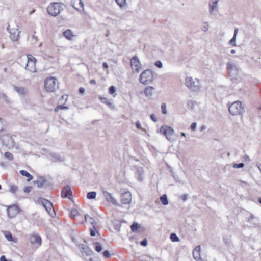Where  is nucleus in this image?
Listing matches in <instances>:
<instances>
[{
  "mask_svg": "<svg viewBox=\"0 0 261 261\" xmlns=\"http://www.w3.org/2000/svg\"><path fill=\"white\" fill-rule=\"evenodd\" d=\"M227 68L229 75L236 78L239 72V67L234 62L229 61L227 63Z\"/></svg>",
  "mask_w": 261,
  "mask_h": 261,
  "instance_id": "nucleus-7",
  "label": "nucleus"
},
{
  "mask_svg": "<svg viewBox=\"0 0 261 261\" xmlns=\"http://www.w3.org/2000/svg\"><path fill=\"white\" fill-rule=\"evenodd\" d=\"M238 31H239V29L238 28H235L234 31L233 36H237V34L238 32Z\"/></svg>",
  "mask_w": 261,
  "mask_h": 261,
  "instance_id": "nucleus-62",
  "label": "nucleus"
},
{
  "mask_svg": "<svg viewBox=\"0 0 261 261\" xmlns=\"http://www.w3.org/2000/svg\"><path fill=\"white\" fill-rule=\"evenodd\" d=\"M170 239L173 242H177L180 241L179 238L175 233H172L170 234Z\"/></svg>",
  "mask_w": 261,
  "mask_h": 261,
  "instance_id": "nucleus-30",
  "label": "nucleus"
},
{
  "mask_svg": "<svg viewBox=\"0 0 261 261\" xmlns=\"http://www.w3.org/2000/svg\"><path fill=\"white\" fill-rule=\"evenodd\" d=\"M208 24L207 22H204L202 27V30L204 32H206L208 29Z\"/></svg>",
  "mask_w": 261,
  "mask_h": 261,
  "instance_id": "nucleus-45",
  "label": "nucleus"
},
{
  "mask_svg": "<svg viewBox=\"0 0 261 261\" xmlns=\"http://www.w3.org/2000/svg\"><path fill=\"white\" fill-rule=\"evenodd\" d=\"M185 85L193 91L199 90V81L197 79H196L195 81L192 77H187L185 79Z\"/></svg>",
  "mask_w": 261,
  "mask_h": 261,
  "instance_id": "nucleus-2",
  "label": "nucleus"
},
{
  "mask_svg": "<svg viewBox=\"0 0 261 261\" xmlns=\"http://www.w3.org/2000/svg\"><path fill=\"white\" fill-rule=\"evenodd\" d=\"M229 113L232 115H241L244 111L240 101H236L231 103L228 108Z\"/></svg>",
  "mask_w": 261,
  "mask_h": 261,
  "instance_id": "nucleus-1",
  "label": "nucleus"
},
{
  "mask_svg": "<svg viewBox=\"0 0 261 261\" xmlns=\"http://www.w3.org/2000/svg\"><path fill=\"white\" fill-rule=\"evenodd\" d=\"M161 110H162V113L163 114H164V115L167 114V111L166 109V104L165 103H162L161 104Z\"/></svg>",
  "mask_w": 261,
  "mask_h": 261,
  "instance_id": "nucleus-36",
  "label": "nucleus"
},
{
  "mask_svg": "<svg viewBox=\"0 0 261 261\" xmlns=\"http://www.w3.org/2000/svg\"><path fill=\"white\" fill-rule=\"evenodd\" d=\"M116 90L114 86H112L109 88V93L111 94H114L115 93Z\"/></svg>",
  "mask_w": 261,
  "mask_h": 261,
  "instance_id": "nucleus-50",
  "label": "nucleus"
},
{
  "mask_svg": "<svg viewBox=\"0 0 261 261\" xmlns=\"http://www.w3.org/2000/svg\"><path fill=\"white\" fill-rule=\"evenodd\" d=\"M154 91V88L152 86H148V98H150L153 95V93Z\"/></svg>",
  "mask_w": 261,
  "mask_h": 261,
  "instance_id": "nucleus-31",
  "label": "nucleus"
},
{
  "mask_svg": "<svg viewBox=\"0 0 261 261\" xmlns=\"http://www.w3.org/2000/svg\"><path fill=\"white\" fill-rule=\"evenodd\" d=\"M138 228V224L137 223H134L131 225V229L133 232L136 231Z\"/></svg>",
  "mask_w": 261,
  "mask_h": 261,
  "instance_id": "nucleus-46",
  "label": "nucleus"
},
{
  "mask_svg": "<svg viewBox=\"0 0 261 261\" xmlns=\"http://www.w3.org/2000/svg\"><path fill=\"white\" fill-rule=\"evenodd\" d=\"M244 166V164L243 163H236L233 165V167L234 168H241Z\"/></svg>",
  "mask_w": 261,
  "mask_h": 261,
  "instance_id": "nucleus-44",
  "label": "nucleus"
},
{
  "mask_svg": "<svg viewBox=\"0 0 261 261\" xmlns=\"http://www.w3.org/2000/svg\"><path fill=\"white\" fill-rule=\"evenodd\" d=\"M154 65L159 68L163 67V64L161 61H157L154 63Z\"/></svg>",
  "mask_w": 261,
  "mask_h": 261,
  "instance_id": "nucleus-47",
  "label": "nucleus"
},
{
  "mask_svg": "<svg viewBox=\"0 0 261 261\" xmlns=\"http://www.w3.org/2000/svg\"><path fill=\"white\" fill-rule=\"evenodd\" d=\"M31 187H25L23 189V191L24 192L28 193L31 192Z\"/></svg>",
  "mask_w": 261,
  "mask_h": 261,
  "instance_id": "nucleus-52",
  "label": "nucleus"
},
{
  "mask_svg": "<svg viewBox=\"0 0 261 261\" xmlns=\"http://www.w3.org/2000/svg\"><path fill=\"white\" fill-rule=\"evenodd\" d=\"M19 208L18 206L13 205L7 208V215L10 218L14 217L19 212Z\"/></svg>",
  "mask_w": 261,
  "mask_h": 261,
  "instance_id": "nucleus-9",
  "label": "nucleus"
},
{
  "mask_svg": "<svg viewBox=\"0 0 261 261\" xmlns=\"http://www.w3.org/2000/svg\"><path fill=\"white\" fill-rule=\"evenodd\" d=\"M90 234L92 236H95L96 235V228L95 225L93 226V228L91 229Z\"/></svg>",
  "mask_w": 261,
  "mask_h": 261,
  "instance_id": "nucleus-49",
  "label": "nucleus"
},
{
  "mask_svg": "<svg viewBox=\"0 0 261 261\" xmlns=\"http://www.w3.org/2000/svg\"><path fill=\"white\" fill-rule=\"evenodd\" d=\"M72 6L80 12L84 11V4L82 0H72Z\"/></svg>",
  "mask_w": 261,
  "mask_h": 261,
  "instance_id": "nucleus-11",
  "label": "nucleus"
},
{
  "mask_svg": "<svg viewBox=\"0 0 261 261\" xmlns=\"http://www.w3.org/2000/svg\"><path fill=\"white\" fill-rule=\"evenodd\" d=\"M136 126L137 127V128L138 129H142V127H141V124L139 122V121H137L136 123Z\"/></svg>",
  "mask_w": 261,
  "mask_h": 261,
  "instance_id": "nucleus-57",
  "label": "nucleus"
},
{
  "mask_svg": "<svg viewBox=\"0 0 261 261\" xmlns=\"http://www.w3.org/2000/svg\"><path fill=\"white\" fill-rule=\"evenodd\" d=\"M143 169L141 167L140 168H138V169H137V173L138 174V175H139V179L140 180H142V178L141 177V175L143 173Z\"/></svg>",
  "mask_w": 261,
  "mask_h": 261,
  "instance_id": "nucleus-38",
  "label": "nucleus"
},
{
  "mask_svg": "<svg viewBox=\"0 0 261 261\" xmlns=\"http://www.w3.org/2000/svg\"><path fill=\"white\" fill-rule=\"evenodd\" d=\"M94 245L95 246V249L97 252H100L102 251V247L101 245L99 243L96 242L94 243Z\"/></svg>",
  "mask_w": 261,
  "mask_h": 261,
  "instance_id": "nucleus-32",
  "label": "nucleus"
},
{
  "mask_svg": "<svg viewBox=\"0 0 261 261\" xmlns=\"http://www.w3.org/2000/svg\"><path fill=\"white\" fill-rule=\"evenodd\" d=\"M244 159L246 161H250V159H249V157L247 155H245L244 156Z\"/></svg>",
  "mask_w": 261,
  "mask_h": 261,
  "instance_id": "nucleus-64",
  "label": "nucleus"
},
{
  "mask_svg": "<svg viewBox=\"0 0 261 261\" xmlns=\"http://www.w3.org/2000/svg\"><path fill=\"white\" fill-rule=\"evenodd\" d=\"M140 244L143 246H147V239L145 238L142 241L140 242Z\"/></svg>",
  "mask_w": 261,
  "mask_h": 261,
  "instance_id": "nucleus-56",
  "label": "nucleus"
},
{
  "mask_svg": "<svg viewBox=\"0 0 261 261\" xmlns=\"http://www.w3.org/2000/svg\"><path fill=\"white\" fill-rule=\"evenodd\" d=\"M115 2L120 8L123 7L126 5V0H115Z\"/></svg>",
  "mask_w": 261,
  "mask_h": 261,
  "instance_id": "nucleus-35",
  "label": "nucleus"
},
{
  "mask_svg": "<svg viewBox=\"0 0 261 261\" xmlns=\"http://www.w3.org/2000/svg\"><path fill=\"white\" fill-rule=\"evenodd\" d=\"M147 70H145L140 75L139 77L140 82L144 84L147 82Z\"/></svg>",
  "mask_w": 261,
  "mask_h": 261,
  "instance_id": "nucleus-25",
  "label": "nucleus"
},
{
  "mask_svg": "<svg viewBox=\"0 0 261 261\" xmlns=\"http://www.w3.org/2000/svg\"><path fill=\"white\" fill-rule=\"evenodd\" d=\"M236 36H233V37L229 41V44L233 46H235L236 45Z\"/></svg>",
  "mask_w": 261,
  "mask_h": 261,
  "instance_id": "nucleus-43",
  "label": "nucleus"
},
{
  "mask_svg": "<svg viewBox=\"0 0 261 261\" xmlns=\"http://www.w3.org/2000/svg\"><path fill=\"white\" fill-rule=\"evenodd\" d=\"M197 126V123L196 122H193L190 126L191 129L192 130H195Z\"/></svg>",
  "mask_w": 261,
  "mask_h": 261,
  "instance_id": "nucleus-54",
  "label": "nucleus"
},
{
  "mask_svg": "<svg viewBox=\"0 0 261 261\" xmlns=\"http://www.w3.org/2000/svg\"><path fill=\"white\" fill-rule=\"evenodd\" d=\"M50 158L54 162H62L64 157L63 154H59L55 152H50L49 154Z\"/></svg>",
  "mask_w": 261,
  "mask_h": 261,
  "instance_id": "nucleus-17",
  "label": "nucleus"
},
{
  "mask_svg": "<svg viewBox=\"0 0 261 261\" xmlns=\"http://www.w3.org/2000/svg\"><path fill=\"white\" fill-rule=\"evenodd\" d=\"M27 63L25 66V69L31 72H35L36 71V59L31 55H28Z\"/></svg>",
  "mask_w": 261,
  "mask_h": 261,
  "instance_id": "nucleus-5",
  "label": "nucleus"
},
{
  "mask_svg": "<svg viewBox=\"0 0 261 261\" xmlns=\"http://www.w3.org/2000/svg\"><path fill=\"white\" fill-rule=\"evenodd\" d=\"M42 203L50 216L54 217L55 215V212L52 203L46 199H43Z\"/></svg>",
  "mask_w": 261,
  "mask_h": 261,
  "instance_id": "nucleus-8",
  "label": "nucleus"
},
{
  "mask_svg": "<svg viewBox=\"0 0 261 261\" xmlns=\"http://www.w3.org/2000/svg\"><path fill=\"white\" fill-rule=\"evenodd\" d=\"M57 79L54 77L47 78L45 81V88L49 92L55 91Z\"/></svg>",
  "mask_w": 261,
  "mask_h": 261,
  "instance_id": "nucleus-6",
  "label": "nucleus"
},
{
  "mask_svg": "<svg viewBox=\"0 0 261 261\" xmlns=\"http://www.w3.org/2000/svg\"><path fill=\"white\" fill-rule=\"evenodd\" d=\"M150 117L151 119L153 121H154L155 122H156L157 121L158 119L154 114H151Z\"/></svg>",
  "mask_w": 261,
  "mask_h": 261,
  "instance_id": "nucleus-53",
  "label": "nucleus"
},
{
  "mask_svg": "<svg viewBox=\"0 0 261 261\" xmlns=\"http://www.w3.org/2000/svg\"><path fill=\"white\" fill-rule=\"evenodd\" d=\"M130 63L133 70H135L137 72L140 70L141 64L137 57H133L130 60Z\"/></svg>",
  "mask_w": 261,
  "mask_h": 261,
  "instance_id": "nucleus-10",
  "label": "nucleus"
},
{
  "mask_svg": "<svg viewBox=\"0 0 261 261\" xmlns=\"http://www.w3.org/2000/svg\"><path fill=\"white\" fill-rule=\"evenodd\" d=\"M159 132L161 134L165 135L169 141H172L173 140V137L175 132L171 127L164 125L161 127Z\"/></svg>",
  "mask_w": 261,
  "mask_h": 261,
  "instance_id": "nucleus-4",
  "label": "nucleus"
},
{
  "mask_svg": "<svg viewBox=\"0 0 261 261\" xmlns=\"http://www.w3.org/2000/svg\"><path fill=\"white\" fill-rule=\"evenodd\" d=\"M79 215V213L76 209H72L71 211V217H75Z\"/></svg>",
  "mask_w": 261,
  "mask_h": 261,
  "instance_id": "nucleus-39",
  "label": "nucleus"
},
{
  "mask_svg": "<svg viewBox=\"0 0 261 261\" xmlns=\"http://www.w3.org/2000/svg\"><path fill=\"white\" fill-rule=\"evenodd\" d=\"M62 10L61 4L59 3H52L47 7L49 14L53 16H56L59 14Z\"/></svg>",
  "mask_w": 261,
  "mask_h": 261,
  "instance_id": "nucleus-3",
  "label": "nucleus"
},
{
  "mask_svg": "<svg viewBox=\"0 0 261 261\" xmlns=\"http://www.w3.org/2000/svg\"><path fill=\"white\" fill-rule=\"evenodd\" d=\"M79 92L80 93H84L85 92V89L84 88L81 87L79 89Z\"/></svg>",
  "mask_w": 261,
  "mask_h": 261,
  "instance_id": "nucleus-60",
  "label": "nucleus"
},
{
  "mask_svg": "<svg viewBox=\"0 0 261 261\" xmlns=\"http://www.w3.org/2000/svg\"><path fill=\"white\" fill-rule=\"evenodd\" d=\"M68 100V95H64L62 96V97L59 99V103H62L63 102V101L64 100V102H66Z\"/></svg>",
  "mask_w": 261,
  "mask_h": 261,
  "instance_id": "nucleus-37",
  "label": "nucleus"
},
{
  "mask_svg": "<svg viewBox=\"0 0 261 261\" xmlns=\"http://www.w3.org/2000/svg\"><path fill=\"white\" fill-rule=\"evenodd\" d=\"M248 222L251 224L253 227L257 228L260 227L258 220L252 214H251L248 219Z\"/></svg>",
  "mask_w": 261,
  "mask_h": 261,
  "instance_id": "nucleus-18",
  "label": "nucleus"
},
{
  "mask_svg": "<svg viewBox=\"0 0 261 261\" xmlns=\"http://www.w3.org/2000/svg\"><path fill=\"white\" fill-rule=\"evenodd\" d=\"M5 237L9 241H12L13 237L12 234L8 232H6L5 233Z\"/></svg>",
  "mask_w": 261,
  "mask_h": 261,
  "instance_id": "nucleus-41",
  "label": "nucleus"
},
{
  "mask_svg": "<svg viewBox=\"0 0 261 261\" xmlns=\"http://www.w3.org/2000/svg\"><path fill=\"white\" fill-rule=\"evenodd\" d=\"M63 35L68 40H72L74 35L72 31L70 29H67L63 32Z\"/></svg>",
  "mask_w": 261,
  "mask_h": 261,
  "instance_id": "nucleus-23",
  "label": "nucleus"
},
{
  "mask_svg": "<svg viewBox=\"0 0 261 261\" xmlns=\"http://www.w3.org/2000/svg\"><path fill=\"white\" fill-rule=\"evenodd\" d=\"M188 195L187 194L182 195L181 196V198L183 201H185L188 199Z\"/></svg>",
  "mask_w": 261,
  "mask_h": 261,
  "instance_id": "nucleus-55",
  "label": "nucleus"
},
{
  "mask_svg": "<svg viewBox=\"0 0 261 261\" xmlns=\"http://www.w3.org/2000/svg\"><path fill=\"white\" fill-rule=\"evenodd\" d=\"M103 255L106 258H109L111 257V254L108 250H105L102 253Z\"/></svg>",
  "mask_w": 261,
  "mask_h": 261,
  "instance_id": "nucleus-48",
  "label": "nucleus"
},
{
  "mask_svg": "<svg viewBox=\"0 0 261 261\" xmlns=\"http://www.w3.org/2000/svg\"><path fill=\"white\" fill-rule=\"evenodd\" d=\"M96 196V192H90L88 193L87 197L89 199H93L95 198Z\"/></svg>",
  "mask_w": 261,
  "mask_h": 261,
  "instance_id": "nucleus-33",
  "label": "nucleus"
},
{
  "mask_svg": "<svg viewBox=\"0 0 261 261\" xmlns=\"http://www.w3.org/2000/svg\"><path fill=\"white\" fill-rule=\"evenodd\" d=\"M121 200L123 204H129L132 201L131 193L129 191L122 193L121 195Z\"/></svg>",
  "mask_w": 261,
  "mask_h": 261,
  "instance_id": "nucleus-12",
  "label": "nucleus"
},
{
  "mask_svg": "<svg viewBox=\"0 0 261 261\" xmlns=\"http://www.w3.org/2000/svg\"><path fill=\"white\" fill-rule=\"evenodd\" d=\"M200 252V245L197 246L193 251V258L197 261H200V260H202L201 258Z\"/></svg>",
  "mask_w": 261,
  "mask_h": 261,
  "instance_id": "nucleus-19",
  "label": "nucleus"
},
{
  "mask_svg": "<svg viewBox=\"0 0 261 261\" xmlns=\"http://www.w3.org/2000/svg\"><path fill=\"white\" fill-rule=\"evenodd\" d=\"M1 97L5 99H6L7 98V95L4 93L1 94Z\"/></svg>",
  "mask_w": 261,
  "mask_h": 261,
  "instance_id": "nucleus-58",
  "label": "nucleus"
},
{
  "mask_svg": "<svg viewBox=\"0 0 261 261\" xmlns=\"http://www.w3.org/2000/svg\"><path fill=\"white\" fill-rule=\"evenodd\" d=\"M17 190V188L16 186L12 185L10 186L9 191L11 193H15Z\"/></svg>",
  "mask_w": 261,
  "mask_h": 261,
  "instance_id": "nucleus-42",
  "label": "nucleus"
},
{
  "mask_svg": "<svg viewBox=\"0 0 261 261\" xmlns=\"http://www.w3.org/2000/svg\"><path fill=\"white\" fill-rule=\"evenodd\" d=\"M82 253L83 254H85L87 256L90 255L93 253L92 250L86 245H82Z\"/></svg>",
  "mask_w": 261,
  "mask_h": 261,
  "instance_id": "nucleus-24",
  "label": "nucleus"
},
{
  "mask_svg": "<svg viewBox=\"0 0 261 261\" xmlns=\"http://www.w3.org/2000/svg\"><path fill=\"white\" fill-rule=\"evenodd\" d=\"M102 65H103V68H109V66H108V64L106 62H103V64H102Z\"/></svg>",
  "mask_w": 261,
  "mask_h": 261,
  "instance_id": "nucleus-61",
  "label": "nucleus"
},
{
  "mask_svg": "<svg viewBox=\"0 0 261 261\" xmlns=\"http://www.w3.org/2000/svg\"><path fill=\"white\" fill-rule=\"evenodd\" d=\"M46 180L44 178L40 177L38 178V179L34 181V183L37 185L38 188H41L46 183Z\"/></svg>",
  "mask_w": 261,
  "mask_h": 261,
  "instance_id": "nucleus-22",
  "label": "nucleus"
},
{
  "mask_svg": "<svg viewBox=\"0 0 261 261\" xmlns=\"http://www.w3.org/2000/svg\"><path fill=\"white\" fill-rule=\"evenodd\" d=\"M62 197L64 198H68L71 199V197L72 196V192L69 186L64 187L62 191Z\"/></svg>",
  "mask_w": 261,
  "mask_h": 261,
  "instance_id": "nucleus-16",
  "label": "nucleus"
},
{
  "mask_svg": "<svg viewBox=\"0 0 261 261\" xmlns=\"http://www.w3.org/2000/svg\"><path fill=\"white\" fill-rule=\"evenodd\" d=\"M99 99L100 100V101L102 103L106 104L110 108H113V106L112 102H111L107 98H106V97H102L100 96V97H99Z\"/></svg>",
  "mask_w": 261,
  "mask_h": 261,
  "instance_id": "nucleus-27",
  "label": "nucleus"
},
{
  "mask_svg": "<svg viewBox=\"0 0 261 261\" xmlns=\"http://www.w3.org/2000/svg\"><path fill=\"white\" fill-rule=\"evenodd\" d=\"M65 102H63L62 103H60V105H59L60 109L67 110L68 109V107L65 106Z\"/></svg>",
  "mask_w": 261,
  "mask_h": 261,
  "instance_id": "nucleus-51",
  "label": "nucleus"
},
{
  "mask_svg": "<svg viewBox=\"0 0 261 261\" xmlns=\"http://www.w3.org/2000/svg\"><path fill=\"white\" fill-rule=\"evenodd\" d=\"M5 156L6 158L8 159L9 160H12L13 159V155L8 152H6L5 153Z\"/></svg>",
  "mask_w": 261,
  "mask_h": 261,
  "instance_id": "nucleus-40",
  "label": "nucleus"
},
{
  "mask_svg": "<svg viewBox=\"0 0 261 261\" xmlns=\"http://www.w3.org/2000/svg\"><path fill=\"white\" fill-rule=\"evenodd\" d=\"M103 195L108 202H111L113 204L116 206L119 205L117 200L113 197L110 193L107 191H103Z\"/></svg>",
  "mask_w": 261,
  "mask_h": 261,
  "instance_id": "nucleus-14",
  "label": "nucleus"
},
{
  "mask_svg": "<svg viewBox=\"0 0 261 261\" xmlns=\"http://www.w3.org/2000/svg\"><path fill=\"white\" fill-rule=\"evenodd\" d=\"M20 173L22 176H25V177L28 178V179H27L28 181H30L33 178V176L29 173H28L27 171H26L25 170H20Z\"/></svg>",
  "mask_w": 261,
  "mask_h": 261,
  "instance_id": "nucleus-28",
  "label": "nucleus"
},
{
  "mask_svg": "<svg viewBox=\"0 0 261 261\" xmlns=\"http://www.w3.org/2000/svg\"><path fill=\"white\" fill-rule=\"evenodd\" d=\"M13 88L20 96H23L27 93V89L24 87L13 86Z\"/></svg>",
  "mask_w": 261,
  "mask_h": 261,
  "instance_id": "nucleus-20",
  "label": "nucleus"
},
{
  "mask_svg": "<svg viewBox=\"0 0 261 261\" xmlns=\"http://www.w3.org/2000/svg\"><path fill=\"white\" fill-rule=\"evenodd\" d=\"M219 0H210L209 3V11L211 14H213L214 10H215L217 6Z\"/></svg>",
  "mask_w": 261,
  "mask_h": 261,
  "instance_id": "nucleus-21",
  "label": "nucleus"
},
{
  "mask_svg": "<svg viewBox=\"0 0 261 261\" xmlns=\"http://www.w3.org/2000/svg\"><path fill=\"white\" fill-rule=\"evenodd\" d=\"M3 124L2 123L1 119L0 118V132L3 130Z\"/></svg>",
  "mask_w": 261,
  "mask_h": 261,
  "instance_id": "nucleus-59",
  "label": "nucleus"
},
{
  "mask_svg": "<svg viewBox=\"0 0 261 261\" xmlns=\"http://www.w3.org/2000/svg\"><path fill=\"white\" fill-rule=\"evenodd\" d=\"M160 200L164 205H167L168 204L169 202L167 196L166 194H164L160 197Z\"/></svg>",
  "mask_w": 261,
  "mask_h": 261,
  "instance_id": "nucleus-29",
  "label": "nucleus"
},
{
  "mask_svg": "<svg viewBox=\"0 0 261 261\" xmlns=\"http://www.w3.org/2000/svg\"><path fill=\"white\" fill-rule=\"evenodd\" d=\"M90 84H93V85H95L96 84V82L95 80H91L90 81Z\"/></svg>",
  "mask_w": 261,
  "mask_h": 261,
  "instance_id": "nucleus-63",
  "label": "nucleus"
},
{
  "mask_svg": "<svg viewBox=\"0 0 261 261\" xmlns=\"http://www.w3.org/2000/svg\"><path fill=\"white\" fill-rule=\"evenodd\" d=\"M30 241L31 244L36 248H38L41 244V238L36 234L32 235L30 237Z\"/></svg>",
  "mask_w": 261,
  "mask_h": 261,
  "instance_id": "nucleus-13",
  "label": "nucleus"
},
{
  "mask_svg": "<svg viewBox=\"0 0 261 261\" xmlns=\"http://www.w3.org/2000/svg\"><path fill=\"white\" fill-rule=\"evenodd\" d=\"M85 220L86 222L89 223L93 226H95L96 224L94 219L93 218L90 217L88 214L85 215Z\"/></svg>",
  "mask_w": 261,
  "mask_h": 261,
  "instance_id": "nucleus-26",
  "label": "nucleus"
},
{
  "mask_svg": "<svg viewBox=\"0 0 261 261\" xmlns=\"http://www.w3.org/2000/svg\"><path fill=\"white\" fill-rule=\"evenodd\" d=\"M10 38L13 41H17L19 38V33L17 28H12L10 30Z\"/></svg>",
  "mask_w": 261,
  "mask_h": 261,
  "instance_id": "nucleus-15",
  "label": "nucleus"
},
{
  "mask_svg": "<svg viewBox=\"0 0 261 261\" xmlns=\"http://www.w3.org/2000/svg\"><path fill=\"white\" fill-rule=\"evenodd\" d=\"M147 71L149 72L151 74V77L148 78V82H152L154 76H156L157 74L154 73V72L150 69H148Z\"/></svg>",
  "mask_w": 261,
  "mask_h": 261,
  "instance_id": "nucleus-34",
  "label": "nucleus"
}]
</instances>
